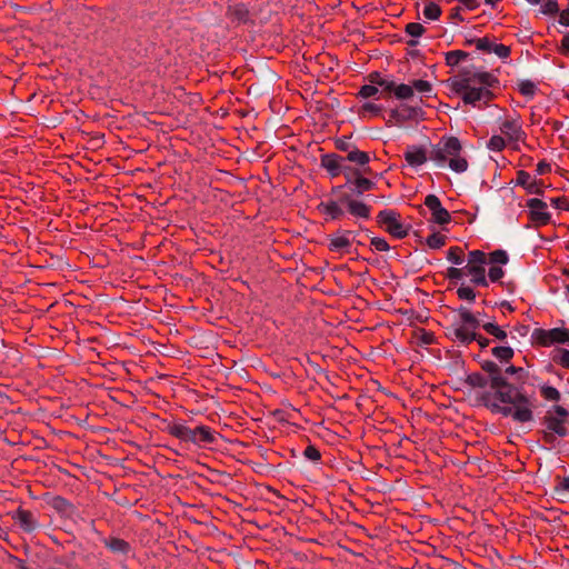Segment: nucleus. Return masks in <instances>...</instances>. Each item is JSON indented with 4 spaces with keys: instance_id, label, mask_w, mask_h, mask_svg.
Segmentation results:
<instances>
[{
    "instance_id": "nucleus-52",
    "label": "nucleus",
    "mask_w": 569,
    "mask_h": 569,
    "mask_svg": "<svg viewBox=\"0 0 569 569\" xmlns=\"http://www.w3.org/2000/svg\"><path fill=\"white\" fill-rule=\"evenodd\" d=\"M382 107L372 102H367L362 106V112H368L372 116L380 114Z\"/></svg>"
},
{
    "instance_id": "nucleus-8",
    "label": "nucleus",
    "mask_w": 569,
    "mask_h": 569,
    "mask_svg": "<svg viewBox=\"0 0 569 569\" xmlns=\"http://www.w3.org/2000/svg\"><path fill=\"white\" fill-rule=\"evenodd\" d=\"M568 415V411L561 407H555V415L551 411H548L545 417V423L547 430L558 435L559 437L567 436V428L565 427V419Z\"/></svg>"
},
{
    "instance_id": "nucleus-4",
    "label": "nucleus",
    "mask_w": 569,
    "mask_h": 569,
    "mask_svg": "<svg viewBox=\"0 0 569 569\" xmlns=\"http://www.w3.org/2000/svg\"><path fill=\"white\" fill-rule=\"evenodd\" d=\"M480 326V320L468 308L461 306L455 310L448 335L460 343L469 345L478 339L476 330Z\"/></svg>"
},
{
    "instance_id": "nucleus-44",
    "label": "nucleus",
    "mask_w": 569,
    "mask_h": 569,
    "mask_svg": "<svg viewBox=\"0 0 569 569\" xmlns=\"http://www.w3.org/2000/svg\"><path fill=\"white\" fill-rule=\"evenodd\" d=\"M491 52H493L501 59H506L510 54V48L502 43H492Z\"/></svg>"
},
{
    "instance_id": "nucleus-56",
    "label": "nucleus",
    "mask_w": 569,
    "mask_h": 569,
    "mask_svg": "<svg viewBox=\"0 0 569 569\" xmlns=\"http://www.w3.org/2000/svg\"><path fill=\"white\" fill-rule=\"evenodd\" d=\"M349 147H350V142L347 139H339L337 141V148L342 150V151H348L349 152Z\"/></svg>"
},
{
    "instance_id": "nucleus-61",
    "label": "nucleus",
    "mask_w": 569,
    "mask_h": 569,
    "mask_svg": "<svg viewBox=\"0 0 569 569\" xmlns=\"http://www.w3.org/2000/svg\"><path fill=\"white\" fill-rule=\"evenodd\" d=\"M501 307H502V308H506L508 311H513V308H512V307H511V305H510L509 302H507V301H503V302L501 303Z\"/></svg>"
},
{
    "instance_id": "nucleus-18",
    "label": "nucleus",
    "mask_w": 569,
    "mask_h": 569,
    "mask_svg": "<svg viewBox=\"0 0 569 569\" xmlns=\"http://www.w3.org/2000/svg\"><path fill=\"white\" fill-rule=\"evenodd\" d=\"M12 518L26 532H32L38 527L33 513L29 510L18 509Z\"/></svg>"
},
{
    "instance_id": "nucleus-14",
    "label": "nucleus",
    "mask_w": 569,
    "mask_h": 569,
    "mask_svg": "<svg viewBox=\"0 0 569 569\" xmlns=\"http://www.w3.org/2000/svg\"><path fill=\"white\" fill-rule=\"evenodd\" d=\"M346 184L353 186L352 191L357 196H361L363 192L370 191L376 187V183L372 180L361 177L357 170H351V172L347 174Z\"/></svg>"
},
{
    "instance_id": "nucleus-50",
    "label": "nucleus",
    "mask_w": 569,
    "mask_h": 569,
    "mask_svg": "<svg viewBox=\"0 0 569 569\" xmlns=\"http://www.w3.org/2000/svg\"><path fill=\"white\" fill-rule=\"evenodd\" d=\"M411 87L413 88V91H415V90H417L418 92H421V93H423V92H430V91H431V84H430V82H428V81H426V80H421V79H419V80H415V81L412 82V86H411Z\"/></svg>"
},
{
    "instance_id": "nucleus-15",
    "label": "nucleus",
    "mask_w": 569,
    "mask_h": 569,
    "mask_svg": "<svg viewBox=\"0 0 569 569\" xmlns=\"http://www.w3.org/2000/svg\"><path fill=\"white\" fill-rule=\"evenodd\" d=\"M405 160L410 167L417 168L425 164L429 158V151L419 146H409L405 151Z\"/></svg>"
},
{
    "instance_id": "nucleus-53",
    "label": "nucleus",
    "mask_w": 569,
    "mask_h": 569,
    "mask_svg": "<svg viewBox=\"0 0 569 569\" xmlns=\"http://www.w3.org/2000/svg\"><path fill=\"white\" fill-rule=\"evenodd\" d=\"M377 84L388 92H395V88L397 86L393 81L387 79H379Z\"/></svg>"
},
{
    "instance_id": "nucleus-12",
    "label": "nucleus",
    "mask_w": 569,
    "mask_h": 569,
    "mask_svg": "<svg viewBox=\"0 0 569 569\" xmlns=\"http://www.w3.org/2000/svg\"><path fill=\"white\" fill-rule=\"evenodd\" d=\"M499 129L510 142L521 141L526 136L518 118H506Z\"/></svg>"
},
{
    "instance_id": "nucleus-25",
    "label": "nucleus",
    "mask_w": 569,
    "mask_h": 569,
    "mask_svg": "<svg viewBox=\"0 0 569 569\" xmlns=\"http://www.w3.org/2000/svg\"><path fill=\"white\" fill-rule=\"evenodd\" d=\"M168 432L182 440V441H187L189 440L190 438V428L186 425H182V423H173V425H170L168 427Z\"/></svg>"
},
{
    "instance_id": "nucleus-40",
    "label": "nucleus",
    "mask_w": 569,
    "mask_h": 569,
    "mask_svg": "<svg viewBox=\"0 0 569 569\" xmlns=\"http://www.w3.org/2000/svg\"><path fill=\"white\" fill-rule=\"evenodd\" d=\"M540 392L546 400L558 401L560 399V392L551 386H542Z\"/></svg>"
},
{
    "instance_id": "nucleus-11",
    "label": "nucleus",
    "mask_w": 569,
    "mask_h": 569,
    "mask_svg": "<svg viewBox=\"0 0 569 569\" xmlns=\"http://www.w3.org/2000/svg\"><path fill=\"white\" fill-rule=\"evenodd\" d=\"M346 159L339 154L330 153L321 158V166L332 176L337 177L341 172L346 176L351 172V168L345 164Z\"/></svg>"
},
{
    "instance_id": "nucleus-54",
    "label": "nucleus",
    "mask_w": 569,
    "mask_h": 569,
    "mask_svg": "<svg viewBox=\"0 0 569 569\" xmlns=\"http://www.w3.org/2000/svg\"><path fill=\"white\" fill-rule=\"evenodd\" d=\"M551 203L558 209H565V210L569 209L568 202L565 198H555L551 200Z\"/></svg>"
},
{
    "instance_id": "nucleus-33",
    "label": "nucleus",
    "mask_w": 569,
    "mask_h": 569,
    "mask_svg": "<svg viewBox=\"0 0 569 569\" xmlns=\"http://www.w3.org/2000/svg\"><path fill=\"white\" fill-rule=\"evenodd\" d=\"M393 93L398 99H409L413 96V88L405 83L397 84Z\"/></svg>"
},
{
    "instance_id": "nucleus-17",
    "label": "nucleus",
    "mask_w": 569,
    "mask_h": 569,
    "mask_svg": "<svg viewBox=\"0 0 569 569\" xmlns=\"http://www.w3.org/2000/svg\"><path fill=\"white\" fill-rule=\"evenodd\" d=\"M216 441V436L212 430L207 426H199L194 429L190 428V438L188 442H192L194 445L201 443H213Z\"/></svg>"
},
{
    "instance_id": "nucleus-28",
    "label": "nucleus",
    "mask_w": 569,
    "mask_h": 569,
    "mask_svg": "<svg viewBox=\"0 0 569 569\" xmlns=\"http://www.w3.org/2000/svg\"><path fill=\"white\" fill-rule=\"evenodd\" d=\"M466 382L472 388H486L489 386V380L479 372H473L467 376Z\"/></svg>"
},
{
    "instance_id": "nucleus-26",
    "label": "nucleus",
    "mask_w": 569,
    "mask_h": 569,
    "mask_svg": "<svg viewBox=\"0 0 569 569\" xmlns=\"http://www.w3.org/2000/svg\"><path fill=\"white\" fill-rule=\"evenodd\" d=\"M345 159L350 161V162H355V163H357L359 166H366L369 162L370 157L365 151H360L358 149H353V150H350L348 152V154H347V157Z\"/></svg>"
},
{
    "instance_id": "nucleus-48",
    "label": "nucleus",
    "mask_w": 569,
    "mask_h": 569,
    "mask_svg": "<svg viewBox=\"0 0 569 569\" xmlns=\"http://www.w3.org/2000/svg\"><path fill=\"white\" fill-rule=\"evenodd\" d=\"M378 93V88L372 84H365L359 91V96L363 99L371 98Z\"/></svg>"
},
{
    "instance_id": "nucleus-34",
    "label": "nucleus",
    "mask_w": 569,
    "mask_h": 569,
    "mask_svg": "<svg viewBox=\"0 0 569 569\" xmlns=\"http://www.w3.org/2000/svg\"><path fill=\"white\" fill-rule=\"evenodd\" d=\"M518 89L521 94H523L526 97H533V94L536 93L537 87L530 80H521L518 83Z\"/></svg>"
},
{
    "instance_id": "nucleus-43",
    "label": "nucleus",
    "mask_w": 569,
    "mask_h": 569,
    "mask_svg": "<svg viewBox=\"0 0 569 569\" xmlns=\"http://www.w3.org/2000/svg\"><path fill=\"white\" fill-rule=\"evenodd\" d=\"M230 14L239 22H243L248 18V10L244 8V6L239 4L234 8H230Z\"/></svg>"
},
{
    "instance_id": "nucleus-60",
    "label": "nucleus",
    "mask_w": 569,
    "mask_h": 569,
    "mask_svg": "<svg viewBox=\"0 0 569 569\" xmlns=\"http://www.w3.org/2000/svg\"><path fill=\"white\" fill-rule=\"evenodd\" d=\"M562 47L566 49V50H569V33L566 34L563 38H562Z\"/></svg>"
},
{
    "instance_id": "nucleus-58",
    "label": "nucleus",
    "mask_w": 569,
    "mask_h": 569,
    "mask_svg": "<svg viewBox=\"0 0 569 569\" xmlns=\"http://www.w3.org/2000/svg\"><path fill=\"white\" fill-rule=\"evenodd\" d=\"M475 341H477V342L479 343L480 348H486V347H488V346H489V342H490V340H489V339H487V338H485V337H481V336H479V335H478V339H476Z\"/></svg>"
},
{
    "instance_id": "nucleus-32",
    "label": "nucleus",
    "mask_w": 569,
    "mask_h": 569,
    "mask_svg": "<svg viewBox=\"0 0 569 569\" xmlns=\"http://www.w3.org/2000/svg\"><path fill=\"white\" fill-rule=\"evenodd\" d=\"M447 259L453 264H462L465 261L462 249L459 247H451L448 250Z\"/></svg>"
},
{
    "instance_id": "nucleus-23",
    "label": "nucleus",
    "mask_w": 569,
    "mask_h": 569,
    "mask_svg": "<svg viewBox=\"0 0 569 569\" xmlns=\"http://www.w3.org/2000/svg\"><path fill=\"white\" fill-rule=\"evenodd\" d=\"M517 182L525 187L530 193H541V190L538 188V182L526 171L518 172Z\"/></svg>"
},
{
    "instance_id": "nucleus-35",
    "label": "nucleus",
    "mask_w": 569,
    "mask_h": 569,
    "mask_svg": "<svg viewBox=\"0 0 569 569\" xmlns=\"http://www.w3.org/2000/svg\"><path fill=\"white\" fill-rule=\"evenodd\" d=\"M423 14L429 20H437L441 14V9L435 2H429L423 9Z\"/></svg>"
},
{
    "instance_id": "nucleus-42",
    "label": "nucleus",
    "mask_w": 569,
    "mask_h": 569,
    "mask_svg": "<svg viewBox=\"0 0 569 569\" xmlns=\"http://www.w3.org/2000/svg\"><path fill=\"white\" fill-rule=\"evenodd\" d=\"M487 147L492 151H501L506 147V141L501 136H492L489 139Z\"/></svg>"
},
{
    "instance_id": "nucleus-29",
    "label": "nucleus",
    "mask_w": 569,
    "mask_h": 569,
    "mask_svg": "<svg viewBox=\"0 0 569 569\" xmlns=\"http://www.w3.org/2000/svg\"><path fill=\"white\" fill-rule=\"evenodd\" d=\"M509 261V257L505 250H495L489 254V258L487 259V263H490L492 266H502L507 264Z\"/></svg>"
},
{
    "instance_id": "nucleus-51",
    "label": "nucleus",
    "mask_w": 569,
    "mask_h": 569,
    "mask_svg": "<svg viewBox=\"0 0 569 569\" xmlns=\"http://www.w3.org/2000/svg\"><path fill=\"white\" fill-rule=\"evenodd\" d=\"M463 276H466V270H465V267L463 268H455V267H451L447 270V277L450 279V280H453V279H461Z\"/></svg>"
},
{
    "instance_id": "nucleus-62",
    "label": "nucleus",
    "mask_w": 569,
    "mask_h": 569,
    "mask_svg": "<svg viewBox=\"0 0 569 569\" xmlns=\"http://www.w3.org/2000/svg\"><path fill=\"white\" fill-rule=\"evenodd\" d=\"M381 79L379 74H371V82L377 83V81Z\"/></svg>"
},
{
    "instance_id": "nucleus-41",
    "label": "nucleus",
    "mask_w": 569,
    "mask_h": 569,
    "mask_svg": "<svg viewBox=\"0 0 569 569\" xmlns=\"http://www.w3.org/2000/svg\"><path fill=\"white\" fill-rule=\"evenodd\" d=\"M553 361L565 368H569V350L558 349L553 356Z\"/></svg>"
},
{
    "instance_id": "nucleus-6",
    "label": "nucleus",
    "mask_w": 569,
    "mask_h": 569,
    "mask_svg": "<svg viewBox=\"0 0 569 569\" xmlns=\"http://www.w3.org/2000/svg\"><path fill=\"white\" fill-rule=\"evenodd\" d=\"M377 221L385 227L387 232L398 239H402L409 233V227L400 221V214L395 210H381L377 216Z\"/></svg>"
},
{
    "instance_id": "nucleus-1",
    "label": "nucleus",
    "mask_w": 569,
    "mask_h": 569,
    "mask_svg": "<svg viewBox=\"0 0 569 569\" xmlns=\"http://www.w3.org/2000/svg\"><path fill=\"white\" fill-rule=\"evenodd\" d=\"M482 400L493 412L511 417L516 422L530 423L535 420L537 398L533 392L528 393L525 386L511 382L493 396L490 391L483 392Z\"/></svg>"
},
{
    "instance_id": "nucleus-21",
    "label": "nucleus",
    "mask_w": 569,
    "mask_h": 569,
    "mask_svg": "<svg viewBox=\"0 0 569 569\" xmlns=\"http://www.w3.org/2000/svg\"><path fill=\"white\" fill-rule=\"evenodd\" d=\"M503 372V376L506 377V375L508 376H511L513 377L512 379V383L515 386H525L527 379H528V376L529 373L521 367H516V366H508Z\"/></svg>"
},
{
    "instance_id": "nucleus-37",
    "label": "nucleus",
    "mask_w": 569,
    "mask_h": 569,
    "mask_svg": "<svg viewBox=\"0 0 569 569\" xmlns=\"http://www.w3.org/2000/svg\"><path fill=\"white\" fill-rule=\"evenodd\" d=\"M457 296L461 300L473 302L476 299V292L471 287L461 286L457 289Z\"/></svg>"
},
{
    "instance_id": "nucleus-57",
    "label": "nucleus",
    "mask_w": 569,
    "mask_h": 569,
    "mask_svg": "<svg viewBox=\"0 0 569 569\" xmlns=\"http://www.w3.org/2000/svg\"><path fill=\"white\" fill-rule=\"evenodd\" d=\"M462 2L469 10H473L478 7L477 0H459Z\"/></svg>"
},
{
    "instance_id": "nucleus-55",
    "label": "nucleus",
    "mask_w": 569,
    "mask_h": 569,
    "mask_svg": "<svg viewBox=\"0 0 569 569\" xmlns=\"http://www.w3.org/2000/svg\"><path fill=\"white\" fill-rule=\"evenodd\" d=\"M557 491H568L569 492V477L563 478L559 485L557 486Z\"/></svg>"
},
{
    "instance_id": "nucleus-64",
    "label": "nucleus",
    "mask_w": 569,
    "mask_h": 569,
    "mask_svg": "<svg viewBox=\"0 0 569 569\" xmlns=\"http://www.w3.org/2000/svg\"><path fill=\"white\" fill-rule=\"evenodd\" d=\"M477 39H478V38L468 39V40H467V43H468V44H473V46H475V41H476Z\"/></svg>"
},
{
    "instance_id": "nucleus-31",
    "label": "nucleus",
    "mask_w": 569,
    "mask_h": 569,
    "mask_svg": "<svg viewBox=\"0 0 569 569\" xmlns=\"http://www.w3.org/2000/svg\"><path fill=\"white\" fill-rule=\"evenodd\" d=\"M468 57V53L462 50H453L446 53V62L448 66H457L459 64L463 59Z\"/></svg>"
},
{
    "instance_id": "nucleus-7",
    "label": "nucleus",
    "mask_w": 569,
    "mask_h": 569,
    "mask_svg": "<svg viewBox=\"0 0 569 569\" xmlns=\"http://www.w3.org/2000/svg\"><path fill=\"white\" fill-rule=\"evenodd\" d=\"M481 367L488 373L489 387L492 390V396L511 383L507 377L503 376L502 369L496 362L487 360Z\"/></svg>"
},
{
    "instance_id": "nucleus-27",
    "label": "nucleus",
    "mask_w": 569,
    "mask_h": 569,
    "mask_svg": "<svg viewBox=\"0 0 569 569\" xmlns=\"http://www.w3.org/2000/svg\"><path fill=\"white\" fill-rule=\"evenodd\" d=\"M481 327L488 335L495 337L496 339H498L500 341H503L507 339V332L501 327H499L498 325H496L493 322H486Z\"/></svg>"
},
{
    "instance_id": "nucleus-63",
    "label": "nucleus",
    "mask_w": 569,
    "mask_h": 569,
    "mask_svg": "<svg viewBox=\"0 0 569 569\" xmlns=\"http://www.w3.org/2000/svg\"><path fill=\"white\" fill-rule=\"evenodd\" d=\"M487 4L495 6L500 0H485Z\"/></svg>"
},
{
    "instance_id": "nucleus-39",
    "label": "nucleus",
    "mask_w": 569,
    "mask_h": 569,
    "mask_svg": "<svg viewBox=\"0 0 569 569\" xmlns=\"http://www.w3.org/2000/svg\"><path fill=\"white\" fill-rule=\"evenodd\" d=\"M540 12L546 16H553L559 12V6L555 0H546L540 7Z\"/></svg>"
},
{
    "instance_id": "nucleus-49",
    "label": "nucleus",
    "mask_w": 569,
    "mask_h": 569,
    "mask_svg": "<svg viewBox=\"0 0 569 569\" xmlns=\"http://www.w3.org/2000/svg\"><path fill=\"white\" fill-rule=\"evenodd\" d=\"M303 456L311 461H318L321 458L320 451L315 446H308L303 451Z\"/></svg>"
},
{
    "instance_id": "nucleus-13",
    "label": "nucleus",
    "mask_w": 569,
    "mask_h": 569,
    "mask_svg": "<svg viewBox=\"0 0 569 569\" xmlns=\"http://www.w3.org/2000/svg\"><path fill=\"white\" fill-rule=\"evenodd\" d=\"M531 220L538 226H545L550 221V213L547 211V203L540 199L532 198L527 201Z\"/></svg>"
},
{
    "instance_id": "nucleus-20",
    "label": "nucleus",
    "mask_w": 569,
    "mask_h": 569,
    "mask_svg": "<svg viewBox=\"0 0 569 569\" xmlns=\"http://www.w3.org/2000/svg\"><path fill=\"white\" fill-rule=\"evenodd\" d=\"M102 542L113 553L127 555L130 551V545L117 537L103 538Z\"/></svg>"
},
{
    "instance_id": "nucleus-36",
    "label": "nucleus",
    "mask_w": 569,
    "mask_h": 569,
    "mask_svg": "<svg viewBox=\"0 0 569 569\" xmlns=\"http://www.w3.org/2000/svg\"><path fill=\"white\" fill-rule=\"evenodd\" d=\"M426 242L431 249H440L446 243V237L440 233H432L427 238Z\"/></svg>"
},
{
    "instance_id": "nucleus-47",
    "label": "nucleus",
    "mask_w": 569,
    "mask_h": 569,
    "mask_svg": "<svg viewBox=\"0 0 569 569\" xmlns=\"http://www.w3.org/2000/svg\"><path fill=\"white\" fill-rule=\"evenodd\" d=\"M370 243L377 251H388L390 249L385 238L375 237L371 239Z\"/></svg>"
},
{
    "instance_id": "nucleus-24",
    "label": "nucleus",
    "mask_w": 569,
    "mask_h": 569,
    "mask_svg": "<svg viewBox=\"0 0 569 569\" xmlns=\"http://www.w3.org/2000/svg\"><path fill=\"white\" fill-rule=\"evenodd\" d=\"M319 209L330 216L331 219H339L343 216V210L336 201L321 202Z\"/></svg>"
},
{
    "instance_id": "nucleus-9",
    "label": "nucleus",
    "mask_w": 569,
    "mask_h": 569,
    "mask_svg": "<svg viewBox=\"0 0 569 569\" xmlns=\"http://www.w3.org/2000/svg\"><path fill=\"white\" fill-rule=\"evenodd\" d=\"M537 341L545 346L569 342V329L553 328L550 330L539 329L535 333Z\"/></svg>"
},
{
    "instance_id": "nucleus-38",
    "label": "nucleus",
    "mask_w": 569,
    "mask_h": 569,
    "mask_svg": "<svg viewBox=\"0 0 569 569\" xmlns=\"http://www.w3.org/2000/svg\"><path fill=\"white\" fill-rule=\"evenodd\" d=\"M406 32L412 37V38H419L421 37L426 29L425 27L419 22H410L405 28Z\"/></svg>"
},
{
    "instance_id": "nucleus-59",
    "label": "nucleus",
    "mask_w": 569,
    "mask_h": 569,
    "mask_svg": "<svg viewBox=\"0 0 569 569\" xmlns=\"http://www.w3.org/2000/svg\"><path fill=\"white\" fill-rule=\"evenodd\" d=\"M547 168H548V164H546L545 162H540V163H538L537 171L540 174H542V173H545Z\"/></svg>"
},
{
    "instance_id": "nucleus-5",
    "label": "nucleus",
    "mask_w": 569,
    "mask_h": 569,
    "mask_svg": "<svg viewBox=\"0 0 569 569\" xmlns=\"http://www.w3.org/2000/svg\"><path fill=\"white\" fill-rule=\"evenodd\" d=\"M487 256L483 251L473 250L468 254V261L465 266L466 274L470 276V281L476 286L487 287L486 278Z\"/></svg>"
},
{
    "instance_id": "nucleus-46",
    "label": "nucleus",
    "mask_w": 569,
    "mask_h": 569,
    "mask_svg": "<svg viewBox=\"0 0 569 569\" xmlns=\"http://www.w3.org/2000/svg\"><path fill=\"white\" fill-rule=\"evenodd\" d=\"M505 271L500 266H491L488 271V278L492 282L500 281V279L503 277Z\"/></svg>"
},
{
    "instance_id": "nucleus-3",
    "label": "nucleus",
    "mask_w": 569,
    "mask_h": 569,
    "mask_svg": "<svg viewBox=\"0 0 569 569\" xmlns=\"http://www.w3.org/2000/svg\"><path fill=\"white\" fill-rule=\"evenodd\" d=\"M429 158L436 166L448 167L456 173L468 170L469 163L463 156L462 144L456 137H442L429 150Z\"/></svg>"
},
{
    "instance_id": "nucleus-19",
    "label": "nucleus",
    "mask_w": 569,
    "mask_h": 569,
    "mask_svg": "<svg viewBox=\"0 0 569 569\" xmlns=\"http://www.w3.org/2000/svg\"><path fill=\"white\" fill-rule=\"evenodd\" d=\"M341 202L347 204L348 211L357 217L368 219L370 217L371 209L365 202L353 200L349 196H343Z\"/></svg>"
},
{
    "instance_id": "nucleus-30",
    "label": "nucleus",
    "mask_w": 569,
    "mask_h": 569,
    "mask_svg": "<svg viewBox=\"0 0 569 569\" xmlns=\"http://www.w3.org/2000/svg\"><path fill=\"white\" fill-rule=\"evenodd\" d=\"M491 352L500 361H509L515 355L512 348L505 346L495 347Z\"/></svg>"
},
{
    "instance_id": "nucleus-2",
    "label": "nucleus",
    "mask_w": 569,
    "mask_h": 569,
    "mask_svg": "<svg viewBox=\"0 0 569 569\" xmlns=\"http://www.w3.org/2000/svg\"><path fill=\"white\" fill-rule=\"evenodd\" d=\"M498 84V79L490 72L465 68L460 74L452 79L451 88L460 94L467 104L477 106L478 102L488 103L493 97L490 88Z\"/></svg>"
},
{
    "instance_id": "nucleus-45",
    "label": "nucleus",
    "mask_w": 569,
    "mask_h": 569,
    "mask_svg": "<svg viewBox=\"0 0 569 569\" xmlns=\"http://www.w3.org/2000/svg\"><path fill=\"white\" fill-rule=\"evenodd\" d=\"M492 41L487 38V37H483V38H479L475 41V47L477 48V50L479 51H483V52H491V46H492Z\"/></svg>"
},
{
    "instance_id": "nucleus-22",
    "label": "nucleus",
    "mask_w": 569,
    "mask_h": 569,
    "mask_svg": "<svg viewBox=\"0 0 569 569\" xmlns=\"http://www.w3.org/2000/svg\"><path fill=\"white\" fill-rule=\"evenodd\" d=\"M351 246L347 234H333L329 239V248L335 252H346Z\"/></svg>"
},
{
    "instance_id": "nucleus-16",
    "label": "nucleus",
    "mask_w": 569,
    "mask_h": 569,
    "mask_svg": "<svg viewBox=\"0 0 569 569\" xmlns=\"http://www.w3.org/2000/svg\"><path fill=\"white\" fill-rule=\"evenodd\" d=\"M417 110L412 107L402 106L400 109H393L389 113L387 123L389 126H401L405 121L412 119Z\"/></svg>"
},
{
    "instance_id": "nucleus-10",
    "label": "nucleus",
    "mask_w": 569,
    "mask_h": 569,
    "mask_svg": "<svg viewBox=\"0 0 569 569\" xmlns=\"http://www.w3.org/2000/svg\"><path fill=\"white\" fill-rule=\"evenodd\" d=\"M425 206L430 210L433 222L438 224H446L450 222V213L442 207L437 196L428 194L425 199Z\"/></svg>"
}]
</instances>
